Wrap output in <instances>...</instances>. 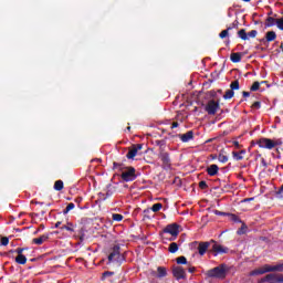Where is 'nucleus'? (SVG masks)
<instances>
[{"instance_id": "nucleus-4", "label": "nucleus", "mask_w": 283, "mask_h": 283, "mask_svg": "<svg viewBox=\"0 0 283 283\" xmlns=\"http://www.w3.org/2000/svg\"><path fill=\"white\" fill-rule=\"evenodd\" d=\"M256 145H259L261 149H274V147L282 145V139L273 140V139L263 137L256 142Z\"/></svg>"}, {"instance_id": "nucleus-47", "label": "nucleus", "mask_w": 283, "mask_h": 283, "mask_svg": "<svg viewBox=\"0 0 283 283\" xmlns=\"http://www.w3.org/2000/svg\"><path fill=\"white\" fill-rule=\"evenodd\" d=\"M213 213L214 216H229V212H222L220 210H214Z\"/></svg>"}, {"instance_id": "nucleus-11", "label": "nucleus", "mask_w": 283, "mask_h": 283, "mask_svg": "<svg viewBox=\"0 0 283 283\" xmlns=\"http://www.w3.org/2000/svg\"><path fill=\"white\" fill-rule=\"evenodd\" d=\"M210 242L212 244V251L213 253H216L214 255H222L224 253H229V248L218 244L214 240H210Z\"/></svg>"}, {"instance_id": "nucleus-56", "label": "nucleus", "mask_w": 283, "mask_h": 283, "mask_svg": "<svg viewBox=\"0 0 283 283\" xmlns=\"http://www.w3.org/2000/svg\"><path fill=\"white\" fill-rule=\"evenodd\" d=\"M253 200H255V198H245L244 200H243V202H251V201H253Z\"/></svg>"}, {"instance_id": "nucleus-10", "label": "nucleus", "mask_w": 283, "mask_h": 283, "mask_svg": "<svg viewBox=\"0 0 283 283\" xmlns=\"http://www.w3.org/2000/svg\"><path fill=\"white\" fill-rule=\"evenodd\" d=\"M172 275L176 280H187V272L180 265L172 266Z\"/></svg>"}, {"instance_id": "nucleus-49", "label": "nucleus", "mask_w": 283, "mask_h": 283, "mask_svg": "<svg viewBox=\"0 0 283 283\" xmlns=\"http://www.w3.org/2000/svg\"><path fill=\"white\" fill-rule=\"evenodd\" d=\"M155 144L158 145V147H160V149H163V147H165V140H156Z\"/></svg>"}, {"instance_id": "nucleus-13", "label": "nucleus", "mask_w": 283, "mask_h": 283, "mask_svg": "<svg viewBox=\"0 0 283 283\" xmlns=\"http://www.w3.org/2000/svg\"><path fill=\"white\" fill-rule=\"evenodd\" d=\"M178 138H180L181 143H189V140H193V130H188L186 134H179Z\"/></svg>"}, {"instance_id": "nucleus-6", "label": "nucleus", "mask_w": 283, "mask_h": 283, "mask_svg": "<svg viewBox=\"0 0 283 283\" xmlns=\"http://www.w3.org/2000/svg\"><path fill=\"white\" fill-rule=\"evenodd\" d=\"M209 247H211V241H206V242L193 241L189 244L190 249L198 250L199 255H205V253H207V251L209 250Z\"/></svg>"}, {"instance_id": "nucleus-57", "label": "nucleus", "mask_w": 283, "mask_h": 283, "mask_svg": "<svg viewBox=\"0 0 283 283\" xmlns=\"http://www.w3.org/2000/svg\"><path fill=\"white\" fill-rule=\"evenodd\" d=\"M75 202H77V203L80 205V202H83V198H82V197H77V198L75 199Z\"/></svg>"}, {"instance_id": "nucleus-16", "label": "nucleus", "mask_w": 283, "mask_h": 283, "mask_svg": "<svg viewBox=\"0 0 283 283\" xmlns=\"http://www.w3.org/2000/svg\"><path fill=\"white\" fill-rule=\"evenodd\" d=\"M218 171H220V167L216 164H212L207 168L208 176H218Z\"/></svg>"}, {"instance_id": "nucleus-50", "label": "nucleus", "mask_w": 283, "mask_h": 283, "mask_svg": "<svg viewBox=\"0 0 283 283\" xmlns=\"http://www.w3.org/2000/svg\"><path fill=\"white\" fill-rule=\"evenodd\" d=\"M133 148L136 149V151H140V149H143V144H136V145H133Z\"/></svg>"}, {"instance_id": "nucleus-24", "label": "nucleus", "mask_w": 283, "mask_h": 283, "mask_svg": "<svg viewBox=\"0 0 283 283\" xmlns=\"http://www.w3.org/2000/svg\"><path fill=\"white\" fill-rule=\"evenodd\" d=\"M15 262H17V264H27V262H28V258H25V255L24 254H20V255H18L17 258H15Z\"/></svg>"}, {"instance_id": "nucleus-14", "label": "nucleus", "mask_w": 283, "mask_h": 283, "mask_svg": "<svg viewBox=\"0 0 283 283\" xmlns=\"http://www.w3.org/2000/svg\"><path fill=\"white\" fill-rule=\"evenodd\" d=\"M48 240H50L49 233L42 234L41 237L33 239L32 242H33V244L41 245V244H43V242H48Z\"/></svg>"}, {"instance_id": "nucleus-55", "label": "nucleus", "mask_w": 283, "mask_h": 283, "mask_svg": "<svg viewBox=\"0 0 283 283\" xmlns=\"http://www.w3.org/2000/svg\"><path fill=\"white\" fill-rule=\"evenodd\" d=\"M261 85H266V87H271V84H269V81H262Z\"/></svg>"}, {"instance_id": "nucleus-22", "label": "nucleus", "mask_w": 283, "mask_h": 283, "mask_svg": "<svg viewBox=\"0 0 283 283\" xmlns=\"http://www.w3.org/2000/svg\"><path fill=\"white\" fill-rule=\"evenodd\" d=\"M238 36L239 39H241L242 41H249V36H248V33H247V30L245 29H241L238 31Z\"/></svg>"}, {"instance_id": "nucleus-48", "label": "nucleus", "mask_w": 283, "mask_h": 283, "mask_svg": "<svg viewBox=\"0 0 283 283\" xmlns=\"http://www.w3.org/2000/svg\"><path fill=\"white\" fill-rule=\"evenodd\" d=\"M75 238H78V244H81L85 240V233H82L81 235H75Z\"/></svg>"}, {"instance_id": "nucleus-27", "label": "nucleus", "mask_w": 283, "mask_h": 283, "mask_svg": "<svg viewBox=\"0 0 283 283\" xmlns=\"http://www.w3.org/2000/svg\"><path fill=\"white\" fill-rule=\"evenodd\" d=\"M239 27H240V21L234 20L227 29L229 32H231V30H238Z\"/></svg>"}, {"instance_id": "nucleus-5", "label": "nucleus", "mask_w": 283, "mask_h": 283, "mask_svg": "<svg viewBox=\"0 0 283 283\" xmlns=\"http://www.w3.org/2000/svg\"><path fill=\"white\" fill-rule=\"evenodd\" d=\"M158 158L161 160L163 169H171V156L165 148L159 149Z\"/></svg>"}, {"instance_id": "nucleus-43", "label": "nucleus", "mask_w": 283, "mask_h": 283, "mask_svg": "<svg viewBox=\"0 0 283 283\" xmlns=\"http://www.w3.org/2000/svg\"><path fill=\"white\" fill-rule=\"evenodd\" d=\"M199 189H209V185H207V181H205V180L200 181Z\"/></svg>"}, {"instance_id": "nucleus-46", "label": "nucleus", "mask_w": 283, "mask_h": 283, "mask_svg": "<svg viewBox=\"0 0 283 283\" xmlns=\"http://www.w3.org/2000/svg\"><path fill=\"white\" fill-rule=\"evenodd\" d=\"M251 107H252V109H260V107H262V103L261 102H254Z\"/></svg>"}, {"instance_id": "nucleus-36", "label": "nucleus", "mask_w": 283, "mask_h": 283, "mask_svg": "<svg viewBox=\"0 0 283 283\" xmlns=\"http://www.w3.org/2000/svg\"><path fill=\"white\" fill-rule=\"evenodd\" d=\"M261 82H254L252 86L250 87L251 92H258L260 90Z\"/></svg>"}, {"instance_id": "nucleus-38", "label": "nucleus", "mask_w": 283, "mask_h": 283, "mask_svg": "<svg viewBox=\"0 0 283 283\" xmlns=\"http://www.w3.org/2000/svg\"><path fill=\"white\" fill-rule=\"evenodd\" d=\"M248 34V39H255L258 36V31L256 30H252L250 32L247 33Z\"/></svg>"}, {"instance_id": "nucleus-8", "label": "nucleus", "mask_w": 283, "mask_h": 283, "mask_svg": "<svg viewBox=\"0 0 283 283\" xmlns=\"http://www.w3.org/2000/svg\"><path fill=\"white\" fill-rule=\"evenodd\" d=\"M283 283V274L270 273L260 280V283Z\"/></svg>"}, {"instance_id": "nucleus-60", "label": "nucleus", "mask_w": 283, "mask_h": 283, "mask_svg": "<svg viewBox=\"0 0 283 283\" xmlns=\"http://www.w3.org/2000/svg\"><path fill=\"white\" fill-rule=\"evenodd\" d=\"M35 205H40L41 207H43L44 202L39 201V202H35Z\"/></svg>"}, {"instance_id": "nucleus-41", "label": "nucleus", "mask_w": 283, "mask_h": 283, "mask_svg": "<svg viewBox=\"0 0 283 283\" xmlns=\"http://www.w3.org/2000/svg\"><path fill=\"white\" fill-rule=\"evenodd\" d=\"M219 36L220 39H227L229 36V29L221 31Z\"/></svg>"}, {"instance_id": "nucleus-31", "label": "nucleus", "mask_w": 283, "mask_h": 283, "mask_svg": "<svg viewBox=\"0 0 283 283\" xmlns=\"http://www.w3.org/2000/svg\"><path fill=\"white\" fill-rule=\"evenodd\" d=\"M160 209H163V203H155L150 208V211H154V213H158V211H160Z\"/></svg>"}, {"instance_id": "nucleus-62", "label": "nucleus", "mask_w": 283, "mask_h": 283, "mask_svg": "<svg viewBox=\"0 0 283 283\" xmlns=\"http://www.w3.org/2000/svg\"><path fill=\"white\" fill-rule=\"evenodd\" d=\"M239 154H241V155H242V154H247V150H241Z\"/></svg>"}, {"instance_id": "nucleus-63", "label": "nucleus", "mask_w": 283, "mask_h": 283, "mask_svg": "<svg viewBox=\"0 0 283 283\" xmlns=\"http://www.w3.org/2000/svg\"><path fill=\"white\" fill-rule=\"evenodd\" d=\"M242 1H244L245 3H249L251 0H242Z\"/></svg>"}, {"instance_id": "nucleus-64", "label": "nucleus", "mask_w": 283, "mask_h": 283, "mask_svg": "<svg viewBox=\"0 0 283 283\" xmlns=\"http://www.w3.org/2000/svg\"><path fill=\"white\" fill-rule=\"evenodd\" d=\"M31 262H36V259H31Z\"/></svg>"}, {"instance_id": "nucleus-32", "label": "nucleus", "mask_w": 283, "mask_h": 283, "mask_svg": "<svg viewBox=\"0 0 283 283\" xmlns=\"http://www.w3.org/2000/svg\"><path fill=\"white\" fill-rule=\"evenodd\" d=\"M230 88L232 90V92L235 90H240V81L235 80V81L231 82Z\"/></svg>"}, {"instance_id": "nucleus-45", "label": "nucleus", "mask_w": 283, "mask_h": 283, "mask_svg": "<svg viewBox=\"0 0 283 283\" xmlns=\"http://www.w3.org/2000/svg\"><path fill=\"white\" fill-rule=\"evenodd\" d=\"M23 251H25V248H17L13 250V253H17L18 255H23Z\"/></svg>"}, {"instance_id": "nucleus-15", "label": "nucleus", "mask_w": 283, "mask_h": 283, "mask_svg": "<svg viewBox=\"0 0 283 283\" xmlns=\"http://www.w3.org/2000/svg\"><path fill=\"white\" fill-rule=\"evenodd\" d=\"M61 231H69V233H74L76 231V226L72 222H66V224H63L60 227Z\"/></svg>"}, {"instance_id": "nucleus-59", "label": "nucleus", "mask_w": 283, "mask_h": 283, "mask_svg": "<svg viewBox=\"0 0 283 283\" xmlns=\"http://www.w3.org/2000/svg\"><path fill=\"white\" fill-rule=\"evenodd\" d=\"M233 145H234V147L240 148V143L239 142H233Z\"/></svg>"}, {"instance_id": "nucleus-39", "label": "nucleus", "mask_w": 283, "mask_h": 283, "mask_svg": "<svg viewBox=\"0 0 283 283\" xmlns=\"http://www.w3.org/2000/svg\"><path fill=\"white\" fill-rule=\"evenodd\" d=\"M151 213V209L147 208L144 210V218L147 220H151V217L149 216Z\"/></svg>"}, {"instance_id": "nucleus-28", "label": "nucleus", "mask_w": 283, "mask_h": 283, "mask_svg": "<svg viewBox=\"0 0 283 283\" xmlns=\"http://www.w3.org/2000/svg\"><path fill=\"white\" fill-rule=\"evenodd\" d=\"M168 251H169V253H177L178 252V243H176V242L170 243L168 247Z\"/></svg>"}, {"instance_id": "nucleus-29", "label": "nucleus", "mask_w": 283, "mask_h": 283, "mask_svg": "<svg viewBox=\"0 0 283 283\" xmlns=\"http://www.w3.org/2000/svg\"><path fill=\"white\" fill-rule=\"evenodd\" d=\"M63 187H64L63 180H56V181L54 182V189H55V191H63Z\"/></svg>"}, {"instance_id": "nucleus-33", "label": "nucleus", "mask_w": 283, "mask_h": 283, "mask_svg": "<svg viewBox=\"0 0 283 283\" xmlns=\"http://www.w3.org/2000/svg\"><path fill=\"white\" fill-rule=\"evenodd\" d=\"M177 264H189L186 256H179L176 259Z\"/></svg>"}, {"instance_id": "nucleus-34", "label": "nucleus", "mask_w": 283, "mask_h": 283, "mask_svg": "<svg viewBox=\"0 0 283 283\" xmlns=\"http://www.w3.org/2000/svg\"><path fill=\"white\" fill-rule=\"evenodd\" d=\"M112 218H113L114 222H122L124 217L120 213H113Z\"/></svg>"}, {"instance_id": "nucleus-12", "label": "nucleus", "mask_w": 283, "mask_h": 283, "mask_svg": "<svg viewBox=\"0 0 283 283\" xmlns=\"http://www.w3.org/2000/svg\"><path fill=\"white\" fill-rule=\"evenodd\" d=\"M264 273H271V265L270 264H264L261 268H258V269L251 271L250 275L251 276L264 275Z\"/></svg>"}, {"instance_id": "nucleus-7", "label": "nucleus", "mask_w": 283, "mask_h": 283, "mask_svg": "<svg viewBox=\"0 0 283 283\" xmlns=\"http://www.w3.org/2000/svg\"><path fill=\"white\" fill-rule=\"evenodd\" d=\"M164 233H169L172 238L169 239L170 242H174L180 233V224L170 223L164 228Z\"/></svg>"}, {"instance_id": "nucleus-1", "label": "nucleus", "mask_w": 283, "mask_h": 283, "mask_svg": "<svg viewBox=\"0 0 283 283\" xmlns=\"http://www.w3.org/2000/svg\"><path fill=\"white\" fill-rule=\"evenodd\" d=\"M228 271L229 268L227 266V264L222 263L219 266L208 270L206 275L208 277H214L217 280H224V277H227Z\"/></svg>"}, {"instance_id": "nucleus-35", "label": "nucleus", "mask_w": 283, "mask_h": 283, "mask_svg": "<svg viewBox=\"0 0 283 283\" xmlns=\"http://www.w3.org/2000/svg\"><path fill=\"white\" fill-rule=\"evenodd\" d=\"M74 207H75V205L74 203H69L67 206H66V208L63 210V213H64V216H66V213H70V211H72V209H74Z\"/></svg>"}, {"instance_id": "nucleus-19", "label": "nucleus", "mask_w": 283, "mask_h": 283, "mask_svg": "<svg viewBox=\"0 0 283 283\" xmlns=\"http://www.w3.org/2000/svg\"><path fill=\"white\" fill-rule=\"evenodd\" d=\"M230 61H232V63H240V61H242V53H231Z\"/></svg>"}, {"instance_id": "nucleus-21", "label": "nucleus", "mask_w": 283, "mask_h": 283, "mask_svg": "<svg viewBox=\"0 0 283 283\" xmlns=\"http://www.w3.org/2000/svg\"><path fill=\"white\" fill-rule=\"evenodd\" d=\"M138 155V153L136 151V149L134 148V146H132L128 150V153L126 154V158L128 160H133V158H136V156Z\"/></svg>"}, {"instance_id": "nucleus-17", "label": "nucleus", "mask_w": 283, "mask_h": 283, "mask_svg": "<svg viewBox=\"0 0 283 283\" xmlns=\"http://www.w3.org/2000/svg\"><path fill=\"white\" fill-rule=\"evenodd\" d=\"M270 273H283V263L270 265Z\"/></svg>"}, {"instance_id": "nucleus-58", "label": "nucleus", "mask_w": 283, "mask_h": 283, "mask_svg": "<svg viewBox=\"0 0 283 283\" xmlns=\"http://www.w3.org/2000/svg\"><path fill=\"white\" fill-rule=\"evenodd\" d=\"M61 224H62V222H61V221H57V222L55 223V229H59V228L61 227Z\"/></svg>"}, {"instance_id": "nucleus-42", "label": "nucleus", "mask_w": 283, "mask_h": 283, "mask_svg": "<svg viewBox=\"0 0 283 283\" xmlns=\"http://www.w3.org/2000/svg\"><path fill=\"white\" fill-rule=\"evenodd\" d=\"M232 156H233V158H235L237 160H243V159H244V157L241 156V154L238 153V151H233V153H232Z\"/></svg>"}, {"instance_id": "nucleus-37", "label": "nucleus", "mask_w": 283, "mask_h": 283, "mask_svg": "<svg viewBox=\"0 0 283 283\" xmlns=\"http://www.w3.org/2000/svg\"><path fill=\"white\" fill-rule=\"evenodd\" d=\"M113 169H118V171H120V169H125V166L120 163H113Z\"/></svg>"}, {"instance_id": "nucleus-3", "label": "nucleus", "mask_w": 283, "mask_h": 283, "mask_svg": "<svg viewBox=\"0 0 283 283\" xmlns=\"http://www.w3.org/2000/svg\"><path fill=\"white\" fill-rule=\"evenodd\" d=\"M120 179L123 182H134L136 178H138V175H136V168L133 166H125L124 168H120Z\"/></svg>"}, {"instance_id": "nucleus-30", "label": "nucleus", "mask_w": 283, "mask_h": 283, "mask_svg": "<svg viewBox=\"0 0 283 283\" xmlns=\"http://www.w3.org/2000/svg\"><path fill=\"white\" fill-rule=\"evenodd\" d=\"M228 218H230V220H231L232 222H237V223L242 222V220H240V217H238L237 214H233V213H231V212H229Z\"/></svg>"}, {"instance_id": "nucleus-52", "label": "nucleus", "mask_w": 283, "mask_h": 283, "mask_svg": "<svg viewBox=\"0 0 283 283\" xmlns=\"http://www.w3.org/2000/svg\"><path fill=\"white\" fill-rule=\"evenodd\" d=\"M111 275H114V272L106 271L103 273V277H111Z\"/></svg>"}, {"instance_id": "nucleus-61", "label": "nucleus", "mask_w": 283, "mask_h": 283, "mask_svg": "<svg viewBox=\"0 0 283 283\" xmlns=\"http://www.w3.org/2000/svg\"><path fill=\"white\" fill-rule=\"evenodd\" d=\"M126 130H127V132H132V127L128 126V127L126 128Z\"/></svg>"}, {"instance_id": "nucleus-25", "label": "nucleus", "mask_w": 283, "mask_h": 283, "mask_svg": "<svg viewBox=\"0 0 283 283\" xmlns=\"http://www.w3.org/2000/svg\"><path fill=\"white\" fill-rule=\"evenodd\" d=\"M218 160L219 163H229V157L227 155H224V150H221L219 156H218Z\"/></svg>"}, {"instance_id": "nucleus-54", "label": "nucleus", "mask_w": 283, "mask_h": 283, "mask_svg": "<svg viewBox=\"0 0 283 283\" xmlns=\"http://www.w3.org/2000/svg\"><path fill=\"white\" fill-rule=\"evenodd\" d=\"M179 123L178 122H174L172 124H171V129H176V127H179Z\"/></svg>"}, {"instance_id": "nucleus-51", "label": "nucleus", "mask_w": 283, "mask_h": 283, "mask_svg": "<svg viewBox=\"0 0 283 283\" xmlns=\"http://www.w3.org/2000/svg\"><path fill=\"white\" fill-rule=\"evenodd\" d=\"M188 272L189 273H196V268L195 266H191V264L190 263H188Z\"/></svg>"}, {"instance_id": "nucleus-44", "label": "nucleus", "mask_w": 283, "mask_h": 283, "mask_svg": "<svg viewBox=\"0 0 283 283\" xmlns=\"http://www.w3.org/2000/svg\"><path fill=\"white\" fill-rule=\"evenodd\" d=\"M276 28L283 31V19H276Z\"/></svg>"}, {"instance_id": "nucleus-23", "label": "nucleus", "mask_w": 283, "mask_h": 283, "mask_svg": "<svg viewBox=\"0 0 283 283\" xmlns=\"http://www.w3.org/2000/svg\"><path fill=\"white\" fill-rule=\"evenodd\" d=\"M275 23L277 24V20H275V18L268 17L265 28H273V25H275Z\"/></svg>"}, {"instance_id": "nucleus-9", "label": "nucleus", "mask_w": 283, "mask_h": 283, "mask_svg": "<svg viewBox=\"0 0 283 283\" xmlns=\"http://www.w3.org/2000/svg\"><path fill=\"white\" fill-rule=\"evenodd\" d=\"M218 109H220V102H216L214 99H210L205 107L209 116H216Z\"/></svg>"}, {"instance_id": "nucleus-20", "label": "nucleus", "mask_w": 283, "mask_h": 283, "mask_svg": "<svg viewBox=\"0 0 283 283\" xmlns=\"http://www.w3.org/2000/svg\"><path fill=\"white\" fill-rule=\"evenodd\" d=\"M157 277L160 280L163 277H167V268L158 266L157 268Z\"/></svg>"}, {"instance_id": "nucleus-53", "label": "nucleus", "mask_w": 283, "mask_h": 283, "mask_svg": "<svg viewBox=\"0 0 283 283\" xmlns=\"http://www.w3.org/2000/svg\"><path fill=\"white\" fill-rule=\"evenodd\" d=\"M242 96H243V98H249V96H251V93L247 92V91H243Z\"/></svg>"}, {"instance_id": "nucleus-18", "label": "nucleus", "mask_w": 283, "mask_h": 283, "mask_svg": "<svg viewBox=\"0 0 283 283\" xmlns=\"http://www.w3.org/2000/svg\"><path fill=\"white\" fill-rule=\"evenodd\" d=\"M277 39V33H275V31H269L265 34V40L268 41V43H271L273 41H275Z\"/></svg>"}, {"instance_id": "nucleus-26", "label": "nucleus", "mask_w": 283, "mask_h": 283, "mask_svg": "<svg viewBox=\"0 0 283 283\" xmlns=\"http://www.w3.org/2000/svg\"><path fill=\"white\" fill-rule=\"evenodd\" d=\"M235 96V92L233 90H228L226 94L223 95L224 101H230V98H233Z\"/></svg>"}, {"instance_id": "nucleus-40", "label": "nucleus", "mask_w": 283, "mask_h": 283, "mask_svg": "<svg viewBox=\"0 0 283 283\" xmlns=\"http://www.w3.org/2000/svg\"><path fill=\"white\" fill-rule=\"evenodd\" d=\"M1 244L2 247H8V244H10V239L8 237H2Z\"/></svg>"}, {"instance_id": "nucleus-2", "label": "nucleus", "mask_w": 283, "mask_h": 283, "mask_svg": "<svg viewBox=\"0 0 283 283\" xmlns=\"http://www.w3.org/2000/svg\"><path fill=\"white\" fill-rule=\"evenodd\" d=\"M108 262H116L118 266H120V264L125 262V254L120 253V245H113L109 249Z\"/></svg>"}]
</instances>
